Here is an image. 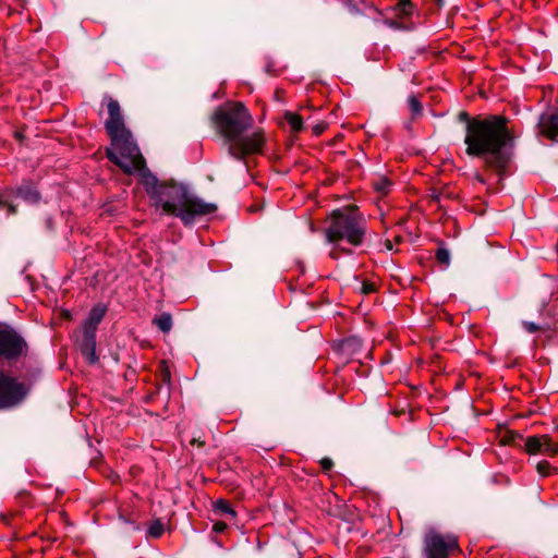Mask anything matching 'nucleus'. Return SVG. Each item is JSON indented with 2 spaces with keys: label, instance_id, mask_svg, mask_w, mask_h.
<instances>
[{
  "label": "nucleus",
  "instance_id": "16",
  "mask_svg": "<svg viewBox=\"0 0 558 558\" xmlns=\"http://www.w3.org/2000/svg\"><path fill=\"white\" fill-rule=\"evenodd\" d=\"M545 435L530 436L526 438L524 447L529 454H536L543 452Z\"/></svg>",
  "mask_w": 558,
  "mask_h": 558
},
{
  "label": "nucleus",
  "instance_id": "33",
  "mask_svg": "<svg viewBox=\"0 0 558 558\" xmlns=\"http://www.w3.org/2000/svg\"><path fill=\"white\" fill-rule=\"evenodd\" d=\"M319 464L325 473L331 471L333 468V461L328 457L320 459Z\"/></svg>",
  "mask_w": 558,
  "mask_h": 558
},
{
  "label": "nucleus",
  "instance_id": "8",
  "mask_svg": "<svg viewBox=\"0 0 558 558\" xmlns=\"http://www.w3.org/2000/svg\"><path fill=\"white\" fill-rule=\"evenodd\" d=\"M16 197L27 203L35 204L40 199V194L32 183H24L15 190L7 189L0 192V207L7 208L9 215L16 214L17 208L14 204Z\"/></svg>",
  "mask_w": 558,
  "mask_h": 558
},
{
  "label": "nucleus",
  "instance_id": "39",
  "mask_svg": "<svg viewBox=\"0 0 558 558\" xmlns=\"http://www.w3.org/2000/svg\"><path fill=\"white\" fill-rule=\"evenodd\" d=\"M329 256H330L331 258H333V259H337V258H338V252H336V251H331V252H330V254H329Z\"/></svg>",
  "mask_w": 558,
  "mask_h": 558
},
{
  "label": "nucleus",
  "instance_id": "22",
  "mask_svg": "<svg viewBox=\"0 0 558 558\" xmlns=\"http://www.w3.org/2000/svg\"><path fill=\"white\" fill-rule=\"evenodd\" d=\"M483 119V116L471 117L468 111H460L458 113V120L465 124V134L470 133V128L474 126L475 123H478Z\"/></svg>",
  "mask_w": 558,
  "mask_h": 558
},
{
  "label": "nucleus",
  "instance_id": "15",
  "mask_svg": "<svg viewBox=\"0 0 558 558\" xmlns=\"http://www.w3.org/2000/svg\"><path fill=\"white\" fill-rule=\"evenodd\" d=\"M107 308L102 304L95 305L88 313L87 318L82 324V329L97 331L98 325L106 315Z\"/></svg>",
  "mask_w": 558,
  "mask_h": 558
},
{
  "label": "nucleus",
  "instance_id": "21",
  "mask_svg": "<svg viewBox=\"0 0 558 558\" xmlns=\"http://www.w3.org/2000/svg\"><path fill=\"white\" fill-rule=\"evenodd\" d=\"M372 184L374 190L381 195H387L392 185L391 181L386 177H378L374 179Z\"/></svg>",
  "mask_w": 558,
  "mask_h": 558
},
{
  "label": "nucleus",
  "instance_id": "36",
  "mask_svg": "<svg viewBox=\"0 0 558 558\" xmlns=\"http://www.w3.org/2000/svg\"><path fill=\"white\" fill-rule=\"evenodd\" d=\"M226 529H227V523H225L223 521H217L213 525V531L216 533H222L226 531Z\"/></svg>",
  "mask_w": 558,
  "mask_h": 558
},
{
  "label": "nucleus",
  "instance_id": "3",
  "mask_svg": "<svg viewBox=\"0 0 558 558\" xmlns=\"http://www.w3.org/2000/svg\"><path fill=\"white\" fill-rule=\"evenodd\" d=\"M210 120L217 133L228 144L231 157L245 160L247 156L263 151L265 135L262 130L250 135L244 134L252 126L253 118L242 102L228 101L218 106Z\"/></svg>",
  "mask_w": 558,
  "mask_h": 558
},
{
  "label": "nucleus",
  "instance_id": "35",
  "mask_svg": "<svg viewBox=\"0 0 558 558\" xmlns=\"http://www.w3.org/2000/svg\"><path fill=\"white\" fill-rule=\"evenodd\" d=\"M445 195L444 190H436L434 189L432 191V194L429 195L432 203H439L441 197Z\"/></svg>",
  "mask_w": 558,
  "mask_h": 558
},
{
  "label": "nucleus",
  "instance_id": "9",
  "mask_svg": "<svg viewBox=\"0 0 558 558\" xmlns=\"http://www.w3.org/2000/svg\"><path fill=\"white\" fill-rule=\"evenodd\" d=\"M459 549L458 541L454 536L446 538L439 533H430L424 539V555L426 558H449L450 551Z\"/></svg>",
  "mask_w": 558,
  "mask_h": 558
},
{
  "label": "nucleus",
  "instance_id": "11",
  "mask_svg": "<svg viewBox=\"0 0 558 558\" xmlns=\"http://www.w3.org/2000/svg\"><path fill=\"white\" fill-rule=\"evenodd\" d=\"M96 332L94 330L82 329L81 337L77 339V347L81 354L88 364L98 362L96 354Z\"/></svg>",
  "mask_w": 558,
  "mask_h": 558
},
{
  "label": "nucleus",
  "instance_id": "34",
  "mask_svg": "<svg viewBox=\"0 0 558 558\" xmlns=\"http://www.w3.org/2000/svg\"><path fill=\"white\" fill-rule=\"evenodd\" d=\"M399 19H386L384 21V23L390 27V28H393V29H401L402 28V23L400 21H398Z\"/></svg>",
  "mask_w": 558,
  "mask_h": 558
},
{
  "label": "nucleus",
  "instance_id": "32",
  "mask_svg": "<svg viewBox=\"0 0 558 558\" xmlns=\"http://www.w3.org/2000/svg\"><path fill=\"white\" fill-rule=\"evenodd\" d=\"M327 128H328V123L325 121H322V122H318L317 124H315L313 126L312 131L315 136H319L327 130Z\"/></svg>",
  "mask_w": 558,
  "mask_h": 558
},
{
  "label": "nucleus",
  "instance_id": "10",
  "mask_svg": "<svg viewBox=\"0 0 558 558\" xmlns=\"http://www.w3.org/2000/svg\"><path fill=\"white\" fill-rule=\"evenodd\" d=\"M539 135L550 140L557 141L558 138V108H550L548 111L541 114L538 123Z\"/></svg>",
  "mask_w": 558,
  "mask_h": 558
},
{
  "label": "nucleus",
  "instance_id": "13",
  "mask_svg": "<svg viewBox=\"0 0 558 558\" xmlns=\"http://www.w3.org/2000/svg\"><path fill=\"white\" fill-rule=\"evenodd\" d=\"M159 380L160 383L156 385L155 390L147 396L148 401L154 400L155 397L163 390L166 399L168 400L170 398L171 372L166 362H162L161 365L159 366Z\"/></svg>",
  "mask_w": 558,
  "mask_h": 558
},
{
  "label": "nucleus",
  "instance_id": "24",
  "mask_svg": "<svg viewBox=\"0 0 558 558\" xmlns=\"http://www.w3.org/2000/svg\"><path fill=\"white\" fill-rule=\"evenodd\" d=\"M165 532V525L160 519L154 520L147 530V535L153 538H159Z\"/></svg>",
  "mask_w": 558,
  "mask_h": 558
},
{
  "label": "nucleus",
  "instance_id": "14",
  "mask_svg": "<svg viewBox=\"0 0 558 558\" xmlns=\"http://www.w3.org/2000/svg\"><path fill=\"white\" fill-rule=\"evenodd\" d=\"M342 3L348 9L350 14L354 16L366 15L371 11L380 13L376 7L366 0H342Z\"/></svg>",
  "mask_w": 558,
  "mask_h": 558
},
{
  "label": "nucleus",
  "instance_id": "31",
  "mask_svg": "<svg viewBox=\"0 0 558 558\" xmlns=\"http://www.w3.org/2000/svg\"><path fill=\"white\" fill-rule=\"evenodd\" d=\"M522 327L524 328V330H526L527 332L530 333H534L536 331H539V330H544L545 328L541 327L539 325L533 323V322H526V320H523L521 323Z\"/></svg>",
  "mask_w": 558,
  "mask_h": 558
},
{
  "label": "nucleus",
  "instance_id": "18",
  "mask_svg": "<svg viewBox=\"0 0 558 558\" xmlns=\"http://www.w3.org/2000/svg\"><path fill=\"white\" fill-rule=\"evenodd\" d=\"M214 511L221 514L235 519L236 511L233 509L231 504L226 499H218L214 502Z\"/></svg>",
  "mask_w": 558,
  "mask_h": 558
},
{
  "label": "nucleus",
  "instance_id": "30",
  "mask_svg": "<svg viewBox=\"0 0 558 558\" xmlns=\"http://www.w3.org/2000/svg\"><path fill=\"white\" fill-rule=\"evenodd\" d=\"M376 291V284L372 281L364 280L362 282L361 287V293L364 295H368L371 293H374Z\"/></svg>",
  "mask_w": 558,
  "mask_h": 558
},
{
  "label": "nucleus",
  "instance_id": "20",
  "mask_svg": "<svg viewBox=\"0 0 558 558\" xmlns=\"http://www.w3.org/2000/svg\"><path fill=\"white\" fill-rule=\"evenodd\" d=\"M153 323L162 331V332H169L172 328V316L169 313H161L160 315L156 316L153 320Z\"/></svg>",
  "mask_w": 558,
  "mask_h": 558
},
{
  "label": "nucleus",
  "instance_id": "19",
  "mask_svg": "<svg viewBox=\"0 0 558 558\" xmlns=\"http://www.w3.org/2000/svg\"><path fill=\"white\" fill-rule=\"evenodd\" d=\"M284 120L293 133H300L304 129L303 118L295 112L287 111L284 113Z\"/></svg>",
  "mask_w": 558,
  "mask_h": 558
},
{
  "label": "nucleus",
  "instance_id": "37",
  "mask_svg": "<svg viewBox=\"0 0 558 558\" xmlns=\"http://www.w3.org/2000/svg\"><path fill=\"white\" fill-rule=\"evenodd\" d=\"M190 444L192 446L197 445L198 447H203L205 445V441L202 440L201 438H195L194 437V438L191 439Z\"/></svg>",
  "mask_w": 558,
  "mask_h": 558
},
{
  "label": "nucleus",
  "instance_id": "6",
  "mask_svg": "<svg viewBox=\"0 0 558 558\" xmlns=\"http://www.w3.org/2000/svg\"><path fill=\"white\" fill-rule=\"evenodd\" d=\"M28 354L26 340L14 328H0V357L9 362L17 361Z\"/></svg>",
  "mask_w": 558,
  "mask_h": 558
},
{
  "label": "nucleus",
  "instance_id": "4",
  "mask_svg": "<svg viewBox=\"0 0 558 558\" xmlns=\"http://www.w3.org/2000/svg\"><path fill=\"white\" fill-rule=\"evenodd\" d=\"M324 233L326 241L337 246L339 252L352 254V250L339 245L362 246L367 236V220L356 205L337 208L329 214Z\"/></svg>",
  "mask_w": 558,
  "mask_h": 558
},
{
  "label": "nucleus",
  "instance_id": "7",
  "mask_svg": "<svg viewBox=\"0 0 558 558\" xmlns=\"http://www.w3.org/2000/svg\"><path fill=\"white\" fill-rule=\"evenodd\" d=\"M27 393L28 388L24 383L0 371V410L19 405Z\"/></svg>",
  "mask_w": 558,
  "mask_h": 558
},
{
  "label": "nucleus",
  "instance_id": "5",
  "mask_svg": "<svg viewBox=\"0 0 558 558\" xmlns=\"http://www.w3.org/2000/svg\"><path fill=\"white\" fill-rule=\"evenodd\" d=\"M108 119L105 121V130L110 138L112 147L119 151L120 157L126 159L136 169L145 168V159L140 147L133 138L132 132L126 128L118 100L105 96Z\"/></svg>",
  "mask_w": 558,
  "mask_h": 558
},
{
  "label": "nucleus",
  "instance_id": "1",
  "mask_svg": "<svg viewBox=\"0 0 558 558\" xmlns=\"http://www.w3.org/2000/svg\"><path fill=\"white\" fill-rule=\"evenodd\" d=\"M517 137L508 117L484 116L465 134V153L470 157L483 158L488 169L502 174L512 159Z\"/></svg>",
  "mask_w": 558,
  "mask_h": 558
},
{
  "label": "nucleus",
  "instance_id": "27",
  "mask_svg": "<svg viewBox=\"0 0 558 558\" xmlns=\"http://www.w3.org/2000/svg\"><path fill=\"white\" fill-rule=\"evenodd\" d=\"M106 156L112 163L120 167L125 173H131L130 166L124 165L121 158L112 149L107 148Z\"/></svg>",
  "mask_w": 558,
  "mask_h": 558
},
{
  "label": "nucleus",
  "instance_id": "12",
  "mask_svg": "<svg viewBox=\"0 0 558 558\" xmlns=\"http://www.w3.org/2000/svg\"><path fill=\"white\" fill-rule=\"evenodd\" d=\"M363 340L357 336H350L339 341L336 345L338 352L345 360L354 357L362 349Z\"/></svg>",
  "mask_w": 558,
  "mask_h": 558
},
{
  "label": "nucleus",
  "instance_id": "2",
  "mask_svg": "<svg viewBox=\"0 0 558 558\" xmlns=\"http://www.w3.org/2000/svg\"><path fill=\"white\" fill-rule=\"evenodd\" d=\"M143 186L151 206L161 208L168 216L177 217L184 227H191L196 219L215 214L218 206L192 194L189 187L174 180L159 181L153 173L143 179Z\"/></svg>",
  "mask_w": 558,
  "mask_h": 558
},
{
  "label": "nucleus",
  "instance_id": "28",
  "mask_svg": "<svg viewBox=\"0 0 558 558\" xmlns=\"http://www.w3.org/2000/svg\"><path fill=\"white\" fill-rule=\"evenodd\" d=\"M536 470L542 476H549L553 473H558V468L551 466L546 460H542L536 464Z\"/></svg>",
  "mask_w": 558,
  "mask_h": 558
},
{
  "label": "nucleus",
  "instance_id": "41",
  "mask_svg": "<svg viewBox=\"0 0 558 558\" xmlns=\"http://www.w3.org/2000/svg\"><path fill=\"white\" fill-rule=\"evenodd\" d=\"M15 137H16V138H22L23 136H22V134H21V133L16 132V133H15Z\"/></svg>",
  "mask_w": 558,
  "mask_h": 558
},
{
  "label": "nucleus",
  "instance_id": "23",
  "mask_svg": "<svg viewBox=\"0 0 558 558\" xmlns=\"http://www.w3.org/2000/svg\"><path fill=\"white\" fill-rule=\"evenodd\" d=\"M408 105L412 114V119H416L423 114V106L416 95L412 94L408 97Z\"/></svg>",
  "mask_w": 558,
  "mask_h": 558
},
{
  "label": "nucleus",
  "instance_id": "38",
  "mask_svg": "<svg viewBox=\"0 0 558 558\" xmlns=\"http://www.w3.org/2000/svg\"><path fill=\"white\" fill-rule=\"evenodd\" d=\"M385 247L388 250V251H392L393 250V244L390 240H386L385 243H384Z\"/></svg>",
  "mask_w": 558,
  "mask_h": 558
},
{
  "label": "nucleus",
  "instance_id": "26",
  "mask_svg": "<svg viewBox=\"0 0 558 558\" xmlns=\"http://www.w3.org/2000/svg\"><path fill=\"white\" fill-rule=\"evenodd\" d=\"M518 440H523V436L511 429L506 430L501 438L504 445H518Z\"/></svg>",
  "mask_w": 558,
  "mask_h": 558
},
{
  "label": "nucleus",
  "instance_id": "29",
  "mask_svg": "<svg viewBox=\"0 0 558 558\" xmlns=\"http://www.w3.org/2000/svg\"><path fill=\"white\" fill-rule=\"evenodd\" d=\"M543 452L548 453L550 456L558 454V444L553 442L548 435H545V438H544Z\"/></svg>",
  "mask_w": 558,
  "mask_h": 558
},
{
  "label": "nucleus",
  "instance_id": "40",
  "mask_svg": "<svg viewBox=\"0 0 558 558\" xmlns=\"http://www.w3.org/2000/svg\"><path fill=\"white\" fill-rule=\"evenodd\" d=\"M395 241H396L397 243H400V242L402 241V238H401L400 235H398V236H396V238H395Z\"/></svg>",
  "mask_w": 558,
  "mask_h": 558
},
{
  "label": "nucleus",
  "instance_id": "25",
  "mask_svg": "<svg viewBox=\"0 0 558 558\" xmlns=\"http://www.w3.org/2000/svg\"><path fill=\"white\" fill-rule=\"evenodd\" d=\"M435 258H436L438 264H440V265H442L445 267L449 266V264H450V253L442 245L437 247V250L435 252Z\"/></svg>",
  "mask_w": 558,
  "mask_h": 558
},
{
  "label": "nucleus",
  "instance_id": "17",
  "mask_svg": "<svg viewBox=\"0 0 558 558\" xmlns=\"http://www.w3.org/2000/svg\"><path fill=\"white\" fill-rule=\"evenodd\" d=\"M397 19H405L412 15L414 4L410 0H400L392 8Z\"/></svg>",
  "mask_w": 558,
  "mask_h": 558
}]
</instances>
